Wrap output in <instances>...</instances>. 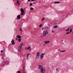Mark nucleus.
Instances as JSON below:
<instances>
[{
	"label": "nucleus",
	"instance_id": "nucleus-1",
	"mask_svg": "<svg viewBox=\"0 0 73 73\" xmlns=\"http://www.w3.org/2000/svg\"><path fill=\"white\" fill-rule=\"evenodd\" d=\"M23 43H21L18 47V50L19 52H21V49H22V46H23Z\"/></svg>",
	"mask_w": 73,
	"mask_h": 73
},
{
	"label": "nucleus",
	"instance_id": "nucleus-23",
	"mask_svg": "<svg viewBox=\"0 0 73 73\" xmlns=\"http://www.w3.org/2000/svg\"><path fill=\"white\" fill-rule=\"evenodd\" d=\"M18 41L19 42H20V41H21V38H20L18 39Z\"/></svg>",
	"mask_w": 73,
	"mask_h": 73
},
{
	"label": "nucleus",
	"instance_id": "nucleus-38",
	"mask_svg": "<svg viewBox=\"0 0 73 73\" xmlns=\"http://www.w3.org/2000/svg\"><path fill=\"white\" fill-rule=\"evenodd\" d=\"M62 42V41H63L62 40H61Z\"/></svg>",
	"mask_w": 73,
	"mask_h": 73
},
{
	"label": "nucleus",
	"instance_id": "nucleus-10",
	"mask_svg": "<svg viewBox=\"0 0 73 73\" xmlns=\"http://www.w3.org/2000/svg\"><path fill=\"white\" fill-rule=\"evenodd\" d=\"M49 42V41H44V43L45 44H48Z\"/></svg>",
	"mask_w": 73,
	"mask_h": 73
},
{
	"label": "nucleus",
	"instance_id": "nucleus-7",
	"mask_svg": "<svg viewBox=\"0 0 73 73\" xmlns=\"http://www.w3.org/2000/svg\"><path fill=\"white\" fill-rule=\"evenodd\" d=\"M11 44H12V45H15V41H14V40H13V39L11 41Z\"/></svg>",
	"mask_w": 73,
	"mask_h": 73
},
{
	"label": "nucleus",
	"instance_id": "nucleus-19",
	"mask_svg": "<svg viewBox=\"0 0 73 73\" xmlns=\"http://www.w3.org/2000/svg\"><path fill=\"white\" fill-rule=\"evenodd\" d=\"M39 53H40L39 52H37V56H40V55H39Z\"/></svg>",
	"mask_w": 73,
	"mask_h": 73
},
{
	"label": "nucleus",
	"instance_id": "nucleus-6",
	"mask_svg": "<svg viewBox=\"0 0 73 73\" xmlns=\"http://www.w3.org/2000/svg\"><path fill=\"white\" fill-rule=\"evenodd\" d=\"M45 55V53H42L40 55V58L41 59H42L43 58V57H44V55Z\"/></svg>",
	"mask_w": 73,
	"mask_h": 73
},
{
	"label": "nucleus",
	"instance_id": "nucleus-40",
	"mask_svg": "<svg viewBox=\"0 0 73 73\" xmlns=\"http://www.w3.org/2000/svg\"><path fill=\"white\" fill-rule=\"evenodd\" d=\"M2 58H3V57H2Z\"/></svg>",
	"mask_w": 73,
	"mask_h": 73
},
{
	"label": "nucleus",
	"instance_id": "nucleus-11",
	"mask_svg": "<svg viewBox=\"0 0 73 73\" xmlns=\"http://www.w3.org/2000/svg\"><path fill=\"white\" fill-rule=\"evenodd\" d=\"M17 19H20V15H19L18 16H17Z\"/></svg>",
	"mask_w": 73,
	"mask_h": 73
},
{
	"label": "nucleus",
	"instance_id": "nucleus-32",
	"mask_svg": "<svg viewBox=\"0 0 73 73\" xmlns=\"http://www.w3.org/2000/svg\"><path fill=\"white\" fill-rule=\"evenodd\" d=\"M69 32H68L67 33H66V34H67V35H68V34H69Z\"/></svg>",
	"mask_w": 73,
	"mask_h": 73
},
{
	"label": "nucleus",
	"instance_id": "nucleus-15",
	"mask_svg": "<svg viewBox=\"0 0 73 73\" xmlns=\"http://www.w3.org/2000/svg\"><path fill=\"white\" fill-rule=\"evenodd\" d=\"M57 27V25H55L53 27L54 28H56Z\"/></svg>",
	"mask_w": 73,
	"mask_h": 73
},
{
	"label": "nucleus",
	"instance_id": "nucleus-21",
	"mask_svg": "<svg viewBox=\"0 0 73 73\" xmlns=\"http://www.w3.org/2000/svg\"><path fill=\"white\" fill-rule=\"evenodd\" d=\"M24 14V12H22V13H21V15H23Z\"/></svg>",
	"mask_w": 73,
	"mask_h": 73
},
{
	"label": "nucleus",
	"instance_id": "nucleus-13",
	"mask_svg": "<svg viewBox=\"0 0 73 73\" xmlns=\"http://www.w3.org/2000/svg\"><path fill=\"white\" fill-rule=\"evenodd\" d=\"M21 12H24V9L23 8L21 9Z\"/></svg>",
	"mask_w": 73,
	"mask_h": 73
},
{
	"label": "nucleus",
	"instance_id": "nucleus-22",
	"mask_svg": "<svg viewBox=\"0 0 73 73\" xmlns=\"http://www.w3.org/2000/svg\"><path fill=\"white\" fill-rule=\"evenodd\" d=\"M32 5H33V4H32V3H30V6H32Z\"/></svg>",
	"mask_w": 73,
	"mask_h": 73
},
{
	"label": "nucleus",
	"instance_id": "nucleus-29",
	"mask_svg": "<svg viewBox=\"0 0 73 73\" xmlns=\"http://www.w3.org/2000/svg\"><path fill=\"white\" fill-rule=\"evenodd\" d=\"M44 19H45V18H42V21H43V20H44Z\"/></svg>",
	"mask_w": 73,
	"mask_h": 73
},
{
	"label": "nucleus",
	"instance_id": "nucleus-20",
	"mask_svg": "<svg viewBox=\"0 0 73 73\" xmlns=\"http://www.w3.org/2000/svg\"><path fill=\"white\" fill-rule=\"evenodd\" d=\"M56 70L57 72H59V70L58 68H56Z\"/></svg>",
	"mask_w": 73,
	"mask_h": 73
},
{
	"label": "nucleus",
	"instance_id": "nucleus-41",
	"mask_svg": "<svg viewBox=\"0 0 73 73\" xmlns=\"http://www.w3.org/2000/svg\"><path fill=\"white\" fill-rule=\"evenodd\" d=\"M64 42H66V41H64Z\"/></svg>",
	"mask_w": 73,
	"mask_h": 73
},
{
	"label": "nucleus",
	"instance_id": "nucleus-24",
	"mask_svg": "<svg viewBox=\"0 0 73 73\" xmlns=\"http://www.w3.org/2000/svg\"><path fill=\"white\" fill-rule=\"evenodd\" d=\"M69 29H70L69 28L67 29L66 30V31H67V32H68L69 31Z\"/></svg>",
	"mask_w": 73,
	"mask_h": 73
},
{
	"label": "nucleus",
	"instance_id": "nucleus-26",
	"mask_svg": "<svg viewBox=\"0 0 73 73\" xmlns=\"http://www.w3.org/2000/svg\"><path fill=\"white\" fill-rule=\"evenodd\" d=\"M17 73H21V72H20V71L19 70L17 71Z\"/></svg>",
	"mask_w": 73,
	"mask_h": 73
},
{
	"label": "nucleus",
	"instance_id": "nucleus-34",
	"mask_svg": "<svg viewBox=\"0 0 73 73\" xmlns=\"http://www.w3.org/2000/svg\"><path fill=\"white\" fill-rule=\"evenodd\" d=\"M53 32H54V31H52V33H53Z\"/></svg>",
	"mask_w": 73,
	"mask_h": 73
},
{
	"label": "nucleus",
	"instance_id": "nucleus-14",
	"mask_svg": "<svg viewBox=\"0 0 73 73\" xmlns=\"http://www.w3.org/2000/svg\"><path fill=\"white\" fill-rule=\"evenodd\" d=\"M60 3V1H57L56 2H54V3H55V4H58V3Z\"/></svg>",
	"mask_w": 73,
	"mask_h": 73
},
{
	"label": "nucleus",
	"instance_id": "nucleus-35",
	"mask_svg": "<svg viewBox=\"0 0 73 73\" xmlns=\"http://www.w3.org/2000/svg\"><path fill=\"white\" fill-rule=\"evenodd\" d=\"M17 39H18L17 38H16V40H17Z\"/></svg>",
	"mask_w": 73,
	"mask_h": 73
},
{
	"label": "nucleus",
	"instance_id": "nucleus-28",
	"mask_svg": "<svg viewBox=\"0 0 73 73\" xmlns=\"http://www.w3.org/2000/svg\"><path fill=\"white\" fill-rule=\"evenodd\" d=\"M22 28H21L20 29V31H21V32H22Z\"/></svg>",
	"mask_w": 73,
	"mask_h": 73
},
{
	"label": "nucleus",
	"instance_id": "nucleus-5",
	"mask_svg": "<svg viewBox=\"0 0 73 73\" xmlns=\"http://www.w3.org/2000/svg\"><path fill=\"white\" fill-rule=\"evenodd\" d=\"M48 32L46 31V32L44 31L43 33V36H45V35H46V34H48Z\"/></svg>",
	"mask_w": 73,
	"mask_h": 73
},
{
	"label": "nucleus",
	"instance_id": "nucleus-31",
	"mask_svg": "<svg viewBox=\"0 0 73 73\" xmlns=\"http://www.w3.org/2000/svg\"><path fill=\"white\" fill-rule=\"evenodd\" d=\"M36 0H31V1H36Z\"/></svg>",
	"mask_w": 73,
	"mask_h": 73
},
{
	"label": "nucleus",
	"instance_id": "nucleus-8",
	"mask_svg": "<svg viewBox=\"0 0 73 73\" xmlns=\"http://www.w3.org/2000/svg\"><path fill=\"white\" fill-rule=\"evenodd\" d=\"M26 50H31V47L29 46L28 48H26Z\"/></svg>",
	"mask_w": 73,
	"mask_h": 73
},
{
	"label": "nucleus",
	"instance_id": "nucleus-16",
	"mask_svg": "<svg viewBox=\"0 0 73 73\" xmlns=\"http://www.w3.org/2000/svg\"><path fill=\"white\" fill-rule=\"evenodd\" d=\"M17 4H18L19 5H20V3H19V1L18 0H17Z\"/></svg>",
	"mask_w": 73,
	"mask_h": 73
},
{
	"label": "nucleus",
	"instance_id": "nucleus-30",
	"mask_svg": "<svg viewBox=\"0 0 73 73\" xmlns=\"http://www.w3.org/2000/svg\"><path fill=\"white\" fill-rule=\"evenodd\" d=\"M72 29H71L70 30V32H72Z\"/></svg>",
	"mask_w": 73,
	"mask_h": 73
},
{
	"label": "nucleus",
	"instance_id": "nucleus-2",
	"mask_svg": "<svg viewBox=\"0 0 73 73\" xmlns=\"http://www.w3.org/2000/svg\"><path fill=\"white\" fill-rule=\"evenodd\" d=\"M45 68H44L40 70V71L41 73H44L45 72Z\"/></svg>",
	"mask_w": 73,
	"mask_h": 73
},
{
	"label": "nucleus",
	"instance_id": "nucleus-36",
	"mask_svg": "<svg viewBox=\"0 0 73 73\" xmlns=\"http://www.w3.org/2000/svg\"><path fill=\"white\" fill-rule=\"evenodd\" d=\"M28 1H31V0H28Z\"/></svg>",
	"mask_w": 73,
	"mask_h": 73
},
{
	"label": "nucleus",
	"instance_id": "nucleus-12",
	"mask_svg": "<svg viewBox=\"0 0 73 73\" xmlns=\"http://www.w3.org/2000/svg\"><path fill=\"white\" fill-rule=\"evenodd\" d=\"M17 37L19 39L21 38V36L20 35H17Z\"/></svg>",
	"mask_w": 73,
	"mask_h": 73
},
{
	"label": "nucleus",
	"instance_id": "nucleus-33",
	"mask_svg": "<svg viewBox=\"0 0 73 73\" xmlns=\"http://www.w3.org/2000/svg\"><path fill=\"white\" fill-rule=\"evenodd\" d=\"M3 52V50H1V53H2V52Z\"/></svg>",
	"mask_w": 73,
	"mask_h": 73
},
{
	"label": "nucleus",
	"instance_id": "nucleus-27",
	"mask_svg": "<svg viewBox=\"0 0 73 73\" xmlns=\"http://www.w3.org/2000/svg\"><path fill=\"white\" fill-rule=\"evenodd\" d=\"M39 27H42V24H41L40 25H39Z\"/></svg>",
	"mask_w": 73,
	"mask_h": 73
},
{
	"label": "nucleus",
	"instance_id": "nucleus-25",
	"mask_svg": "<svg viewBox=\"0 0 73 73\" xmlns=\"http://www.w3.org/2000/svg\"><path fill=\"white\" fill-rule=\"evenodd\" d=\"M29 54H28L27 55V59L28 58V56H29Z\"/></svg>",
	"mask_w": 73,
	"mask_h": 73
},
{
	"label": "nucleus",
	"instance_id": "nucleus-39",
	"mask_svg": "<svg viewBox=\"0 0 73 73\" xmlns=\"http://www.w3.org/2000/svg\"><path fill=\"white\" fill-rule=\"evenodd\" d=\"M44 29V28H42V29Z\"/></svg>",
	"mask_w": 73,
	"mask_h": 73
},
{
	"label": "nucleus",
	"instance_id": "nucleus-37",
	"mask_svg": "<svg viewBox=\"0 0 73 73\" xmlns=\"http://www.w3.org/2000/svg\"><path fill=\"white\" fill-rule=\"evenodd\" d=\"M43 46H45V44H43Z\"/></svg>",
	"mask_w": 73,
	"mask_h": 73
},
{
	"label": "nucleus",
	"instance_id": "nucleus-4",
	"mask_svg": "<svg viewBox=\"0 0 73 73\" xmlns=\"http://www.w3.org/2000/svg\"><path fill=\"white\" fill-rule=\"evenodd\" d=\"M8 63H9V61H6V62H3V65H7L8 64Z\"/></svg>",
	"mask_w": 73,
	"mask_h": 73
},
{
	"label": "nucleus",
	"instance_id": "nucleus-17",
	"mask_svg": "<svg viewBox=\"0 0 73 73\" xmlns=\"http://www.w3.org/2000/svg\"><path fill=\"white\" fill-rule=\"evenodd\" d=\"M38 57H39V56L38 55H37L36 57V59H38Z\"/></svg>",
	"mask_w": 73,
	"mask_h": 73
},
{
	"label": "nucleus",
	"instance_id": "nucleus-3",
	"mask_svg": "<svg viewBox=\"0 0 73 73\" xmlns=\"http://www.w3.org/2000/svg\"><path fill=\"white\" fill-rule=\"evenodd\" d=\"M38 68L39 69H40V70L44 68L43 66L42 65H38Z\"/></svg>",
	"mask_w": 73,
	"mask_h": 73
},
{
	"label": "nucleus",
	"instance_id": "nucleus-9",
	"mask_svg": "<svg viewBox=\"0 0 73 73\" xmlns=\"http://www.w3.org/2000/svg\"><path fill=\"white\" fill-rule=\"evenodd\" d=\"M58 51H60V52H65L66 51V50H61L60 49H58Z\"/></svg>",
	"mask_w": 73,
	"mask_h": 73
},
{
	"label": "nucleus",
	"instance_id": "nucleus-18",
	"mask_svg": "<svg viewBox=\"0 0 73 73\" xmlns=\"http://www.w3.org/2000/svg\"><path fill=\"white\" fill-rule=\"evenodd\" d=\"M30 10H34V8H33V7H31L30 8Z\"/></svg>",
	"mask_w": 73,
	"mask_h": 73
}]
</instances>
